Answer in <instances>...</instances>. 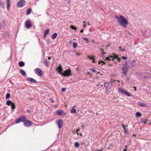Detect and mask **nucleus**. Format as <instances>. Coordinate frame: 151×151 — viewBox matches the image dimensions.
Masks as SVG:
<instances>
[{"mask_svg":"<svg viewBox=\"0 0 151 151\" xmlns=\"http://www.w3.org/2000/svg\"><path fill=\"white\" fill-rule=\"evenodd\" d=\"M115 17L120 25L124 28H126V26L128 24L127 20L122 15H120L119 17L115 16Z\"/></svg>","mask_w":151,"mask_h":151,"instance_id":"1","label":"nucleus"},{"mask_svg":"<svg viewBox=\"0 0 151 151\" xmlns=\"http://www.w3.org/2000/svg\"><path fill=\"white\" fill-rule=\"evenodd\" d=\"M71 71L70 70L68 69L65 70L63 72H60V74L62 76H69L71 75Z\"/></svg>","mask_w":151,"mask_h":151,"instance_id":"2","label":"nucleus"},{"mask_svg":"<svg viewBox=\"0 0 151 151\" xmlns=\"http://www.w3.org/2000/svg\"><path fill=\"white\" fill-rule=\"evenodd\" d=\"M118 91L122 94L126 96H131V95L127 92L125 91L122 88H118Z\"/></svg>","mask_w":151,"mask_h":151,"instance_id":"3","label":"nucleus"},{"mask_svg":"<svg viewBox=\"0 0 151 151\" xmlns=\"http://www.w3.org/2000/svg\"><path fill=\"white\" fill-rule=\"evenodd\" d=\"M26 4V1L24 0H20L17 4V6L19 8L23 7Z\"/></svg>","mask_w":151,"mask_h":151,"instance_id":"4","label":"nucleus"},{"mask_svg":"<svg viewBox=\"0 0 151 151\" xmlns=\"http://www.w3.org/2000/svg\"><path fill=\"white\" fill-rule=\"evenodd\" d=\"M26 119V117L24 115L20 117L17 119L15 122L16 123H19L20 122H24Z\"/></svg>","mask_w":151,"mask_h":151,"instance_id":"5","label":"nucleus"},{"mask_svg":"<svg viewBox=\"0 0 151 151\" xmlns=\"http://www.w3.org/2000/svg\"><path fill=\"white\" fill-rule=\"evenodd\" d=\"M35 73L39 76L41 77L42 76V70L39 68H35L34 70Z\"/></svg>","mask_w":151,"mask_h":151,"instance_id":"6","label":"nucleus"},{"mask_svg":"<svg viewBox=\"0 0 151 151\" xmlns=\"http://www.w3.org/2000/svg\"><path fill=\"white\" fill-rule=\"evenodd\" d=\"M56 123L57 124L58 128L60 129L63 126V121L61 119H58L56 121Z\"/></svg>","mask_w":151,"mask_h":151,"instance_id":"7","label":"nucleus"},{"mask_svg":"<svg viewBox=\"0 0 151 151\" xmlns=\"http://www.w3.org/2000/svg\"><path fill=\"white\" fill-rule=\"evenodd\" d=\"M24 123V126L26 127L30 126L32 124V123L31 122L26 119Z\"/></svg>","mask_w":151,"mask_h":151,"instance_id":"8","label":"nucleus"},{"mask_svg":"<svg viewBox=\"0 0 151 151\" xmlns=\"http://www.w3.org/2000/svg\"><path fill=\"white\" fill-rule=\"evenodd\" d=\"M25 24L27 28H30L32 26L31 22L29 20L27 21L25 23Z\"/></svg>","mask_w":151,"mask_h":151,"instance_id":"9","label":"nucleus"},{"mask_svg":"<svg viewBox=\"0 0 151 151\" xmlns=\"http://www.w3.org/2000/svg\"><path fill=\"white\" fill-rule=\"evenodd\" d=\"M106 60H112L115 63H116V61H115L114 60V58H113L112 55H110L108 57L106 58L104 61H105Z\"/></svg>","mask_w":151,"mask_h":151,"instance_id":"10","label":"nucleus"},{"mask_svg":"<svg viewBox=\"0 0 151 151\" xmlns=\"http://www.w3.org/2000/svg\"><path fill=\"white\" fill-rule=\"evenodd\" d=\"M128 70V68L127 66L124 67L122 69V70L123 74L124 75L127 74Z\"/></svg>","mask_w":151,"mask_h":151,"instance_id":"11","label":"nucleus"},{"mask_svg":"<svg viewBox=\"0 0 151 151\" xmlns=\"http://www.w3.org/2000/svg\"><path fill=\"white\" fill-rule=\"evenodd\" d=\"M104 86L105 87V89L107 91H108L109 89V87L110 86V85L109 83L107 82H106L104 83Z\"/></svg>","mask_w":151,"mask_h":151,"instance_id":"12","label":"nucleus"},{"mask_svg":"<svg viewBox=\"0 0 151 151\" xmlns=\"http://www.w3.org/2000/svg\"><path fill=\"white\" fill-rule=\"evenodd\" d=\"M27 80L28 81L33 83H35L36 82V81L35 79L31 78H27Z\"/></svg>","mask_w":151,"mask_h":151,"instance_id":"13","label":"nucleus"},{"mask_svg":"<svg viewBox=\"0 0 151 151\" xmlns=\"http://www.w3.org/2000/svg\"><path fill=\"white\" fill-rule=\"evenodd\" d=\"M62 67L60 65L57 68V70L60 74V72H62Z\"/></svg>","mask_w":151,"mask_h":151,"instance_id":"14","label":"nucleus"},{"mask_svg":"<svg viewBox=\"0 0 151 151\" xmlns=\"http://www.w3.org/2000/svg\"><path fill=\"white\" fill-rule=\"evenodd\" d=\"M75 107H76V106H74L72 107V108L70 111V112L71 113H76V109L75 108Z\"/></svg>","mask_w":151,"mask_h":151,"instance_id":"15","label":"nucleus"},{"mask_svg":"<svg viewBox=\"0 0 151 151\" xmlns=\"http://www.w3.org/2000/svg\"><path fill=\"white\" fill-rule=\"evenodd\" d=\"M19 72L21 74V75L23 76H26V74L25 73V72L22 69L20 70Z\"/></svg>","mask_w":151,"mask_h":151,"instance_id":"16","label":"nucleus"},{"mask_svg":"<svg viewBox=\"0 0 151 151\" xmlns=\"http://www.w3.org/2000/svg\"><path fill=\"white\" fill-rule=\"evenodd\" d=\"M13 103L11 101L9 100L6 101V104L8 106H10L13 104Z\"/></svg>","mask_w":151,"mask_h":151,"instance_id":"17","label":"nucleus"},{"mask_svg":"<svg viewBox=\"0 0 151 151\" xmlns=\"http://www.w3.org/2000/svg\"><path fill=\"white\" fill-rule=\"evenodd\" d=\"M18 65L19 66L22 67L24 65L25 63H24L23 61H20L19 62Z\"/></svg>","mask_w":151,"mask_h":151,"instance_id":"18","label":"nucleus"},{"mask_svg":"<svg viewBox=\"0 0 151 151\" xmlns=\"http://www.w3.org/2000/svg\"><path fill=\"white\" fill-rule=\"evenodd\" d=\"M44 63L46 66H48L50 65V62L49 61H47V60H45Z\"/></svg>","mask_w":151,"mask_h":151,"instance_id":"19","label":"nucleus"},{"mask_svg":"<svg viewBox=\"0 0 151 151\" xmlns=\"http://www.w3.org/2000/svg\"><path fill=\"white\" fill-rule=\"evenodd\" d=\"M138 104L140 106H142V107L145 106H146V105L145 104L142 102H139L138 103Z\"/></svg>","mask_w":151,"mask_h":151,"instance_id":"20","label":"nucleus"},{"mask_svg":"<svg viewBox=\"0 0 151 151\" xmlns=\"http://www.w3.org/2000/svg\"><path fill=\"white\" fill-rule=\"evenodd\" d=\"M32 11V9L30 8H29L28 9V10H27V15H29L30 14L31 12Z\"/></svg>","mask_w":151,"mask_h":151,"instance_id":"21","label":"nucleus"},{"mask_svg":"<svg viewBox=\"0 0 151 151\" xmlns=\"http://www.w3.org/2000/svg\"><path fill=\"white\" fill-rule=\"evenodd\" d=\"M57 35L58 34L56 33H54L52 35V38L53 39H55L57 36Z\"/></svg>","mask_w":151,"mask_h":151,"instance_id":"22","label":"nucleus"},{"mask_svg":"<svg viewBox=\"0 0 151 151\" xmlns=\"http://www.w3.org/2000/svg\"><path fill=\"white\" fill-rule=\"evenodd\" d=\"M63 111L62 110H58L57 111L56 113L57 114V115H60L61 114L63 113Z\"/></svg>","mask_w":151,"mask_h":151,"instance_id":"23","label":"nucleus"},{"mask_svg":"<svg viewBox=\"0 0 151 151\" xmlns=\"http://www.w3.org/2000/svg\"><path fill=\"white\" fill-rule=\"evenodd\" d=\"M0 6L2 8H4V3L0 1Z\"/></svg>","mask_w":151,"mask_h":151,"instance_id":"24","label":"nucleus"},{"mask_svg":"<svg viewBox=\"0 0 151 151\" xmlns=\"http://www.w3.org/2000/svg\"><path fill=\"white\" fill-rule=\"evenodd\" d=\"M142 116V114L139 112H137L136 113V116L137 117H140Z\"/></svg>","mask_w":151,"mask_h":151,"instance_id":"25","label":"nucleus"},{"mask_svg":"<svg viewBox=\"0 0 151 151\" xmlns=\"http://www.w3.org/2000/svg\"><path fill=\"white\" fill-rule=\"evenodd\" d=\"M104 54H106V53L103 52H102L100 55L99 56L101 57H102L103 59H104L105 58V55H104Z\"/></svg>","mask_w":151,"mask_h":151,"instance_id":"26","label":"nucleus"},{"mask_svg":"<svg viewBox=\"0 0 151 151\" xmlns=\"http://www.w3.org/2000/svg\"><path fill=\"white\" fill-rule=\"evenodd\" d=\"M10 0H7V9H9L10 6V4H9V2H10Z\"/></svg>","mask_w":151,"mask_h":151,"instance_id":"27","label":"nucleus"},{"mask_svg":"<svg viewBox=\"0 0 151 151\" xmlns=\"http://www.w3.org/2000/svg\"><path fill=\"white\" fill-rule=\"evenodd\" d=\"M16 108L15 104L13 103L11 105V109L12 110H14Z\"/></svg>","mask_w":151,"mask_h":151,"instance_id":"28","label":"nucleus"},{"mask_svg":"<svg viewBox=\"0 0 151 151\" xmlns=\"http://www.w3.org/2000/svg\"><path fill=\"white\" fill-rule=\"evenodd\" d=\"M77 43L76 42H74L73 44V47L74 48H76L77 46Z\"/></svg>","mask_w":151,"mask_h":151,"instance_id":"29","label":"nucleus"},{"mask_svg":"<svg viewBox=\"0 0 151 151\" xmlns=\"http://www.w3.org/2000/svg\"><path fill=\"white\" fill-rule=\"evenodd\" d=\"M11 95L10 93H7L6 96V99H7L10 97Z\"/></svg>","mask_w":151,"mask_h":151,"instance_id":"30","label":"nucleus"},{"mask_svg":"<svg viewBox=\"0 0 151 151\" xmlns=\"http://www.w3.org/2000/svg\"><path fill=\"white\" fill-rule=\"evenodd\" d=\"M91 70L94 73H96V74L100 73V72H97L96 70H95L93 68H91Z\"/></svg>","mask_w":151,"mask_h":151,"instance_id":"31","label":"nucleus"},{"mask_svg":"<svg viewBox=\"0 0 151 151\" xmlns=\"http://www.w3.org/2000/svg\"><path fill=\"white\" fill-rule=\"evenodd\" d=\"M75 147H78L79 146V144L77 142H76L75 143Z\"/></svg>","mask_w":151,"mask_h":151,"instance_id":"32","label":"nucleus"},{"mask_svg":"<svg viewBox=\"0 0 151 151\" xmlns=\"http://www.w3.org/2000/svg\"><path fill=\"white\" fill-rule=\"evenodd\" d=\"M113 58H114V60L115 59H118V56L117 55H116L114 53H113Z\"/></svg>","mask_w":151,"mask_h":151,"instance_id":"33","label":"nucleus"},{"mask_svg":"<svg viewBox=\"0 0 151 151\" xmlns=\"http://www.w3.org/2000/svg\"><path fill=\"white\" fill-rule=\"evenodd\" d=\"M49 32L50 29H48L45 31L44 33H45L46 35H47L49 34Z\"/></svg>","mask_w":151,"mask_h":151,"instance_id":"34","label":"nucleus"},{"mask_svg":"<svg viewBox=\"0 0 151 151\" xmlns=\"http://www.w3.org/2000/svg\"><path fill=\"white\" fill-rule=\"evenodd\" d=\"M70 28L71 29H72L74 30H76V29H77V28L75 27L74 26H70Z\"/></svg>","mask_w":151,"mask_h":151,"instance_id":"35","label":"nucleus"},{"mask_svg":"<svg viewBox=\"0 0 151 151\" xmlns=\"http://www.w3.org/2000/svg\"><path fill=\"white\" fill-rule=\"evenodd\" d=\"M83 39L86 41L87 43H88L89 42V41L87 37H84L83 38Z\"/></svg>","mask_w":151,"mask_h":151,"instance_id":"36","label":"nucleus"},{"mask_svg":"<svg viewBox=\"0 0 151 151\" xmlns=\"http://www.w3.org/2000/svg\"><path fill=\"white\" fill-rule=\"evenodd\" d=\"M119 50L120 51L124 52V51H125V49H124V48L122 49L121 47H119Z\"/></svg>","mask_w":151,"mask_h":151,"instance_id":"37","label":"nucleus"},{"mask_svg":"<svg viewBox=\"0 0 151 151\" xmlns=\"http://www.w3.org/2000/svg\"><path fill=\"white\" fill-rule=\"evenodd\" d=\"M101 63H102V65L106 64V63L103 61L101 60V61H99V62H98L99 64H100Z\"/></svg>","mask_w":151,"mask_h":151,"instance_id":"38","label":"nucleus"},{"mask_svg":"<svg viewBox=\"0 0 151 151\" xmlns=\"http://www.w3.org/2000/svg\"><path fill=\"white\" fill-rule=\"evenodd\" d=\"M122 126L123 127V128L124 130V131L126 132H127V131H126V128H125V126L124 125V124H122Z\"/></svg>","mask_w":151,"mask_h":151,"instance_id":"39","label":"nucleus"},{"mask_svg":"<svg viewBox=\"0 0 151 151\" xmlns=\"http://www.w3.org/2000/svg\"><path fill=\"white\" fill-rule=\"evenodd\" d=\"M122 59H123V60H126L127 59V57H126L122 56Z\"/></svg>","mask_w":151,"mask_h":151,"instance_id":"40","label":"nucleus"},{"mask_svg":"<svg viewBox=\"0 0 151 151\" xmlns=\"http://www.w3.org/2000/svg\"><path fill=\"white\" fill-rule=\"evenodd\" d=\"M88 58L91 60H92L94 58V57L93 56H89L88 57Z\"/></svg>","mask_w":151,"mask_h":151,"instance_id":"41","label":"nucleus"},{"mask_svg":"<svg viewBox=\"0 0 151 151\" xmlns=\"http://www.w3.org/2000/svg\"><path fill=\"white\" fill-rule=\"evenodd\" d=\"M66 88H63L61 89V91L62 92H64Z\"/></svg>","mask_w":151,"mask_h":151,"instance_id":"42","label":"nucleus"},{"mask_svg":"<svg viewBox=\"0 0 151 151\" xmlns=\"http://www.w3.org/2000/svg\"><path fill=\"white\" fill-rule=\"evenodd\" d=\"M47 44L48 45L49 44V43H50V40L49 39H48L47 40Z\"/></svg>","mask_w":151,"mask_h":151,"instance_id":"43","label":"nucleus"},{"mask_svg":"<svg viewBox=\"0 0 151 151\" xmlns=\"http://www.w3.org/2000/svg\"><path fill=\"white\" fill-rule=\"evenodd\" d=\"M80 130V129H77V131H76V133H77V134L78 135H79V134L78 133V132Z\"/></svg>","mask_w":151,"mask_h":151,"instance_id":"44","label":"nucleus"},{"mask_svg":"<svg viewBox=\"0 0 151 151\" xmlns=\"http://www.w3.org/2000/svg\"><path fill=\"white\" fill-rule=\"evenodd\" d=\"M49 99L51 101V102L54 103V101L51 98H49Z\"/></svg>","mask_w":151,"mask_h":151,"instance_id":"45","label":"nucleus"},{"mask_svg":"<svg viewBox=\"0 0 151 151\" xmlns=\"http://www.w3.org/2000/svg\"><path fill=\"white\" fill-rule=\"evenodd\" d=\"M11 60V57L10 56L9 58H8V59H7V60L10 61Z\"/></svg>","mask_w":151,"mask_h":151,"instance_id":"46","label":"nucleus"},{"mask_svg":"<svg viewBox=\"0 0 151 151\" xmlns=\"http://www.w3.org/2000/svg\"><path fill=\"white\" fill-rule=\"evenodd\" d=\"M133 88H134V90H135V91H137L136 88L135 87L133 86Z\"/></svg>","mask_w":151,"mask_h":151,"instance_id":"47","label":"nucleus"},{"mask_svg":"<svg viewBox=\"0 0 151 151\" xmlns=\"http://www.w3.org/2000/svg\"><path fill=\"white\" fill-rule=\"evenodd\" d=\"M147 121V119H145L144 120V121H143V122H144V124H145L146 122Z\"/></svg>","mask_w":151,"mask_h":151,"instance_id":"48","label":"nucleus"},{"mask_svg":"<svg viewBox=\"0 0 151 151\" xmlns=\"http://www.w3.org/2000/svg\"><path fill=\"white\" fill-rule=\"evenodd\" d=\"M27 112L29 113L30 112V110L29 109H27Z\"/></svg>","mask_w":151,"mask_h":151,"instance_id":"49","label":"nucleus"},{"mask_svg":"<svg viewBox=\"0 0 151 151\" xmlns=\"http://www.w3.org/2000/svg\"><path fill=\"white\" fill-rule=\"evenodd\" d=\"M117 61L118 62H119L120 60H121V59L120 58H118V59H117Z\"/></svg>","mask_w":151,"mask_h":151,"instance_id":"50","label":"nucleus"},{"mask_svg":"<svg viewBox=\"0 0 151 151\" xmlns=\"http://www.w3.org/2000/svg\"><path fill=\"white\" fill-rule=\"evenodd\" d=\"M115 81H116V80H115L111 81V83H112Z\"/></svg>","mask_w":151,"mask_h":151,"instance_id":"51","label":"nucleus"},{"mask_svg":"<svg viewBox=\"0 0 151 151\" xmlns=\"http://www.w3.org/2000/svg\"><path fill=\"white\" fill-rule=\"evenodd\" d=\"M95 62V60L94 59V58L92 60V63H94Z\"/></svg>","mask_w":151,"mask_h":151,"instance_id":"52","label":"nucleus"},{"mask_svg":"<svg viewBox=\"0 0 151 151\" xmlns=\"http://www.w3.org/2000/svg\"><path fill=\"white\" fill-rule=\"evenodd\" d=\"M80 32H81L82 33L83 32V29H82L81 30Z\"/></svg>","mask_w":151,"mask_h":151,"instance_id":"53","label":"nucleus"},{"mask_svg":"<svg viewBox=\"0 0 151 151\" xmlns=\"http://www.w3.org/2000/svg\"><path fill=\"white\" fill-rule=\"evenodd\" d=\"M136 61L135 60H133V64H134L135 63Z\"/></svg>","mask_w":151,"mask_h":151,"instance_id":"54","label":"nucleus"},{"mask_svg":"<svg viewBox=\"0 0 151 151\" xmlns=\"http://www.w3.org/2000/svg\"><path fill=\"white\" fill-rule=\"evenodd\" d=\"M76 55H77V56H79L80 55V54L79 53H76Z\"/></svg>","mask_w":151,"mask_h":151,"instance_id":"55","label":"nucleus"},{"mask_svg":"<svg viewBox=\"0 0 151 151\" xmlns=\"http://www.w3.org/2000/svg\"><path fill=\"white\" fill-rule=\"evenodd\" d=\"M46 35L45 33H44V37H45L46 36Z\"/></svg>","mask_w":151,"mask_h":151,"instance_id":"56","label":"nucleus"},{"mask_svg":"<svg viewBox=\"0 0 151 151\" xmlns=\"http://www.w3.org/2000/svg\"><path fill=\"white\" fill-rule=\"evenodd\" d=\"M127 150V149H124L123 150V151H126Z\"/></svg>","mask_w":151,"mask_h":151,"instance_id":"57","label":"nucleus"},{"mask_svg":"<svg viewBox=\"0 0 151 151\" xmlns=\"http://www.w3.org/2000/svg\"><path fill=\"white\" fill-rule=\"evenodd\" d=\"M48 59L49 60H50L51 59V58H50V57H48Z\"/></svg>","mask_w":151,"mask_h":151,"instance_id":"58","label":"nucleus"},{"mask_svg":"<svg viewBox=\"0 0 151 151\" xmlns=\"http://www.w3.org/2000/svg\"><path fill=\"white\" fill-rule=\"evenodd\" d=\"M86 27V25H83V28H85Z\"/></svg>","mask_w":151,"mask_h":151,"instance_id":"59","label":"nucleus"},{"mask_svg":"<svg viewBox=\"0 0 151 151\" xmlns=\"http://www.w3.org/2000/svg\"><path fill=\"white\" fill-rule=\"evenodd\" d=\"M88 25H90V24L89 23H88Z\"/></svg>","mask_w":151,"mask_h":151,"instance_id":"60","label":"nucleus"},{"mask_svg":"<svg viewBox=\"0 0 151 151\" xmlns=\"http://www.w3.org/2000/svg\"><path fill=\"white\" fill-rule=\"evenodd\" d=\"M95 151H102L101 150H96Z\"/></svg>","mask_w":151,"mask_h":151,"instance_id":"61","label":"nucleus"},{"mask_svg":"<svg viewBox=\"0 0 151 151\" xmlns=\"http://www.w3.org/2000/svg\"><path fill=\"white\" fill-rule=\"evenodd\" d=\"M100 50H102V51H103V50L102 49H100Z\"/></svg>","mask_w":151,"mask_h":151,"instance_id":"62","label":"nucleus"},{"mask_svg":"<svg viewBox=\"0 0 151 151\" xmlns=\"http://www.w3.org/2000/svg\"><path fill=\"white\" fill-rule=\"evenodd\" d=\"M83 127H84V126H83H83H82V128H83Z\"/></svg>","mask_w":151,"mask_h":151,"instance_id":"63","label":"nucleus"},{"mask_svg":"<svg viewBox=\"0 0 151 151\" xmlns=\"http://www.w3.org/2000/svg\"><path fill=\"white\" fill-rule=\"evenodd\" d=\"M125 64L126 65H127V63H126Z\"/></svg>","mask_w":151,"mask_h":151,"instance_id":"64","label":"nucleus"}]
</instances>
